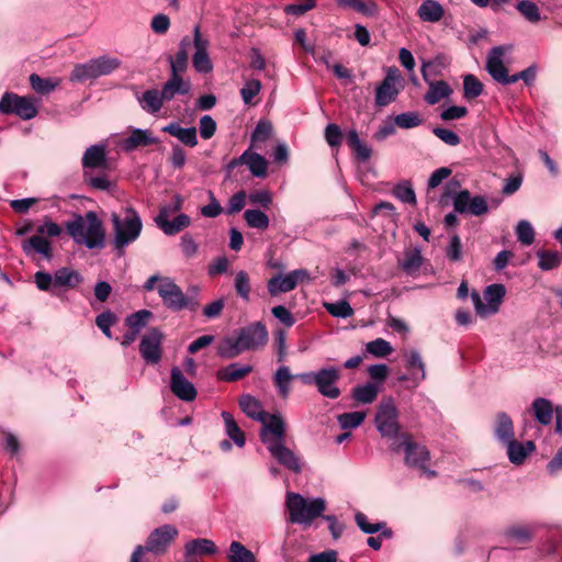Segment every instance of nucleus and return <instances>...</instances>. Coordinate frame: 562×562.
Returning <instances> with one entry per match:
<instances>
[{"label":"nucleus","instance_id":"obj_1","mask_svg":"<svg viewBox=\"0 0 562 562\" xmlns=\"http://www.w3.org/2000/svg\"><path fill=\"white\" fill-rule=\"evenodd\" d=\"M262 424L260 439L267 447L270 454L284 468L293 471H301L299 457L285 446V425L280 415L268 414Z\"/></svg>","mask_w":562,"mask_h":562},{"label":"nucleus","instance_id":"obj_2","mask_svg":"<svg viewBox=\"0 0 562 562\" xmlns=\"http://www.w3.org/2000/svg\"><path fill=\"white\" fill-rule=\"evenodd\" d=\"M268 330L261 322L251 323L225 337L217 347V353L225 359H233L245 351L257 350L268 342Z\"/></svg>","mask_w":562,"mask_h":562},{"label":"nucleus","instance_id":"obj_3","mask_svg":"<svg viewBox=\"0 0 562 562\" xmlns=\"http://www.w3.org/2000/svg\"><path fill=\"white\" fill-rule=\"evenodd\" d=\"M66 229L76 244L85 245L89 249L104 246V229L101 221L93 211L85 215L76 214L66 223Z\"/></svg>","mask_w":562,"mask_h":562},{"label":"nucleus","instance_id":"obj_4","mask_svg":"<svg viewBox=\"0 0 562 562\" xmlns=\"http://www.w3.org/2000/svg\"><path fill=\"white\" fill-rule=\"evenodd\" d=\"M111 220L114 231V246L122 251L139 237L143 228L140 216L135 209L128 206L123 207L120 213L113 212Z\"/></svg>","mask_w":562,"mask_h":562},{"label":"nucleus","instance_id":"obj_5","mask_svg":"<svg viewBox=\"0 0 562 562\" xmlns=\"http://www.w3.org/2000/svg\"><path fill=\"white\" fill-rule=\"evenodd\" d=\"M392 449L394 451H400L401 449L404 450L405 463L409 468L418 469L428 477L436 476V472L428 469V462L430 461L429 450L426 446L414 441L411 434L401 432L398 436V442H394Z\"/></svg>","mask_w":562,"mask_h":562},{"label":"nucleus","instance_id":"obj_6","mask_svg":"<svg viewBox=\"0 0 562 562\" xmlns=\"http://www.w3.org/2000/svg\"><path fill=\"white\" fill-rule=\"evenodd\" d=\"M34 282L38 290L56 293V289L66 288L74 289L82 282L79 272L63 267L55 271L54 276L45 271H37L34 274Z\"/></svg>","mask_w":562,"mask_h":562},{"label":"nucleus","instance_id":"obj_7","mask_svg":"<svg viewBox=\"0 0 562 562\" xmlns=\"http://www.w3.org/2000/svg\"><path fill=\"white\" fill-rule=\"evenodd\" d=\"M285 507L292 524L311 526L316 519V499L305 498L295 492H288Z\"/></svg>","mask_w":562,"mask_h":562},{"label":"nucleus","instance_id":"obj_8","mask_svg":"<svg viewBox=\"0 0 562 562\" xmlns=\"http://www.w3.org/2000/svg\"><path fill=\"white\" fill-rule=\"evenodd\" d=\"M445 66L443 58L437 57L434 60L424 61L422 65V76L424 80L428 83L429 89L426 92L424 99L425 101L434 105L441 101L442 99H447L452 94V89L448 85V82L443 80L431 81L429 80V75H438L437 67Z\"/></svg>","mask_w":562,"mask_h":562},{"label":"nucleus","instance_id":"obj_9","mask_svg":"<svg viewBox=\"0 0 562 562\" xmlns=\"http://www.w3.org/2000/svg\"><path fill=\"white\" fill-rule=\"evenodd\" d=\"M405 80L396 67H389L386 76L375 89L374 102L379 108H384L394 102L404 89Z\"/></svg>","mask_w":562,"mask_h":562},{"label":"nucleus","instance_id":"obj_10","mask_svg":"<svg viewBox=\"0 0 562 562\" xmlns=\"http://www.w3.org/2000/svg\"><path fill=\"white\" fill-rule=\"evenodd\" d=\"M505 293L506 290L503 284L494 283L487 285L483 292L484 300L486 301L485 304L483 303V300L479 292L473 291L471 293V299L476 314L481 317H486L488 315L497 313L505 296Z\"/></svg>","mask_w":562,"mask_h":562},{"label":"nucleus","instance_id":"obj_11","mask_svg":"<svg viewBox=\"0 0 562 562\" xmlns=\"http://www.w3.org/2000/svg\"><path fill=\"white\" fill-rule=\"evenodd\" d=\"M0 113L15 114L22 120H31L36 116L37 109L32 98L5 92L0 100Z\"/></svg>","mask_w":562,"mask_h":562},{"label":"nucleus","instance_id":"obj_12","mask_svg":"<svg viewBox=\"0 0 562 562\" xmlns=\"http://www.w3.org/2000/svg\"><path fill=\"white\" fill-rule=\"evenodd\" d=\"M397 409L391 398L382 401L376 409L375 425L383 437H395L398 442L400 425L397 422Z\"/></svg>","mask_w":562,"mask_h":562},{"label":"nucleus","instance_id":"obj_13","mask_svg":"<svg viewBox=\"0 0 562 562\" xmlns=\"http://www.w3.org/2000/svg\"><path fill=\"white\" fill-rule=\"evenodd\" d=\"M157 292L168 310L173 312L186 310V305H188L187 295L170 277L161 279V284L157 285Z\"/></svg>","mask_w":562,"mask_h":562},{"label":"nucleus","instance_id":"obj_14","mask_svg":"<svg viewBox=\"0 0 562 562\" xmlns=\"http://www.w3.org/2000/svg\"><path fill=\"white\" fill-rule=\"evenodd\" d=\"M178 533V529L172 525H164L156 528L146 540V551L156 555L164 554L177 538Z\"/></svg>","mask_w":562,"mask_h":562},{"label":"nucleus","instance_id":"obj_15","mask_svg":"<svg viewBox=\"0 0 562 562\" xmlns=\"http://www.w3.org/2000/svg\"><path fill=\"white\" fill-rule=\"evenodd\" d=\"M307 278L308 273L304 269H296L286 274L279 273L268 281L267 289L270 295L276 296L294 290Z\"/></svg>","mask_w":562,"mask_h":562},{"label":"nucleus","instance_id":"obj_16","mask_svg":"<svg viewBox=\"0 0 562 562\" xmlns=\"http://www.w3.org/2000/svg\"><path fill=\"white\" fill-rule=\"evenodd\" d=\"M162 338V333L156 327L150 328L142 337L139 352L147 363L156 364L160 361Z\"/></svg>","mask_w":562,"mask_h":562},{"label":"nucleus","instance_id":"obj_17","mask_svg":"<svg viewBox=\"0 0 562 562\" xmlns=\"http://www.w3.org/2000/svg\"><path fill=\"white\" fill-rule=\"evenodd\" d=\"M453 206L456 212L461 214L480 216L488 212L486 199L482 195L471 196L468 190H462L454 196Z\"/></svg>","mask_w":562,"mask_h":562},{"label":"nucleus","instance_id":"obj_18","mask_svg":"<svg viewBox=\"0 0 562 562\" xmlns=\"http://www.w3.org/2000/svg\"><path fill=\"white\" fill-rule=\"evenodd\" d=\"M191 41L195 49L192 56V64L194 69L200 74L211 72L213 65L207 53L209 41L202 36L200 26L196 25L194 27L193 40Z\"/></svg>","mask_w":562,"mask_h":562},{"label":"nucleus","instance_id":"obj_19","mask_svg":"<svg viewBox=\"0 0 562 562\" xmlns=\"http://www.w3.org/2000/svg\"><path fill=\"white\" fill-rule=\"evenodd\" d=\"M504 46H496L491 49L486 59V70L494 80L503 85H510V76L503 64V56L505 55Z\"/></svg>","mask_w":562,"mask_h":562},{"label":"nucleus","instance_id":"obj_20","mask_svg":"<svg viewBox=\"0 0 562 562\" xmlns=\"http://www.w3.org/2000/svg\"><path fill=\"white\" fill-rule=\"evenodd\" d=\"M170 390L180 400L191 402L196 397L194 385L175 367L171 369Z\"/></svg>","mask_w":562,"mask_h":562},{"label":"nucleus","instance_id":"obj_21","mask_svg":"<svg viewBox=\"0 0 562 562\" xmlns=\"http://www.w3.org/2000/svg\"><path fill=\"white\" fill-rule=\"evenodd\" d=\"M339 379V370L335 367L318 370V393L333 400L339 397L340 390L336 385Z\"/></svg>","mask_w":562,"mask_h":562},{"label":"nucleus","instance_id":"obj_22","mask_svg":"<svg viewBox=\"0 0 562 562\" xmlns=\"http://www.w3.org/2000/svg\"><path fill=\"white\" fill-rule=\"evenodd\" d=\"M191 91V82L182 76L170 74L168 80L160 90L165 101H171L177 94H188Z\"/></svg>","mask_w":562,"mask_h":562},{"label":"nucleus","instance_id":"obj_23","mask_svg":"<svg viewBox=\"0 0 562 562\" xmlns=\"http://www.w3.org/2000/svg\"><path fill=\"white\" fill-rule=\"evenodd\" d=\"M192 41L189 36H184L179 45V49L173 57H169L170 74L182 76L188 68L189 49L191 48Z\"/></svg>","mask_w":562,"mask_h":562},{"label":"nucleus","instance_id":"obj_24","mask_svg":"<svg viewBox=\"0 0 562 562\" xmlns=\"http://www.w3.org/2000/svg\"><path fill=\"white\" fill-rule=\"evenodd\" d=\"M22 249L27 256L40 254L47 260H50L53 257L50 241L41 236L38 233L37 235H33L30 238L23 240Z\"/></svg>","mask_w":562,"mask_h":562},{"label":"nucleus","instance_id":"obj_25","mask_svg":"<svg viewBox=\"0 0 562 562\" xmlns=\"http://www.w3.org/2000/svg\"><path fill=\"white\" fill-rule=\"evenodd\" d=\"M136 100L140 109L149 114L158 113L164 106V97L157 89H148L143 93L136 94Z\"/></svg>","mask_w":562,"mask_h":562},{"label":"nucleus","instance_id":"obj_26","mask_svg":"<svg viewBox=\"0 0 562 562\" xmlns=\"http://www.w3.org/2000/svg\"><path fill=\"white\" fill-rule=\"evenodd\" d=\"M157 139L151 136L149 131L135 128L131 135L121 140L120 146L124 151H133L140 146L155 144Z\"/></svg>","mask_w":562,"mask_h":562},{"label":"nucleus","instance_id":"obj_27","mask_svg":"<svg viewBox=\"0 0 562 562\" xmlns=\"http://www.w3.org/2000/svg\"><path fill=\"white\" fill-rule=\"evenodd\" d=\"M535 530L528 525H514L503 531L506 543L520 546L531 541Z\"/></svg>","mask_w":562,"mask_h":562},{"label":"nucleus","instance_id":"obj_28","mask_svg":"<svg viewBox=\"0 0 562 562\" xmlns=\"http://www.w3.org/2000/svg\"><path fill=\"white\" fill-rule=\"evenodd\" d=\"M424 258L422 250L417 247H408L403 252V258L398 260V267L407 274H416L422 265Z\"/></svg>","mask_w":562,"mask_h":562},{"label":"nucleus","instance_id":"obj_29","mask_svg":"<svg viewBox=\"0 0 562 562\" xmlns=\"http://www.w3.org/2000/svg\"><path fill=\"white\" fill-rule=\"evenodd\" d=\"M162 132L178 138L183 145L195 147L198 145V136L195 127H181L178 123L172 122L162 127Z\"/></svg>","mask_w":562,"mask_h":562},{"label":"nucleus","instance_id":"obj_30","mask_svg":"<svg viewBox=\"0 0 562 562\" xmlns=\"http://www.w3.org/2000/svg\"><path fill=\"white\" fill-rule=\"evenodd\" d=\"M254 367L251 364H239L238 362L231 363L216 372V376L221 381L235 382L244 379L251 373Z\"/></svg>","mask_w":562,"mask_h":562},{"label":"nucleus","instance_id":"obj_31","mask_svg":"<svg viewBox=\"0 0 562 562\" xmlns=\"http://www.w3.org/2000/svg\"><path fill=\"white\" fill-rule=\"evenodd\" d=\"M417 15L424 22L437 23L443 18L445 9L436 0H424L417 10Z\"/></svg>","mask_w":562,"mask_h":562},{"label":"nucleus","instance_id":"obj_32","mask_svg":"<svg viewBox=\"0 0 562 562\" xmlns=\"http://www.w3.org/2000/svg\"><path fill=\"white\" fill-rule=\"evenodd\" d=\"M495 436L504 445L515 439L514 424L512 418L504 412L496 415Z\"/></svg>","mask_w":562,"mask_h":562},{"label":"nucleus","instance_id":"obj_33","mask_svg":"<svg viewBox=\"0 0 562 562\" xmlns=\"http://www.w3.org/2000/svg\"><path fill=\"white\" fill-rule=\"evenodd\" d=\"M106 165V153L103 145H93L87 148L82 157L85 168H100Z\"/></svg>","mask_w":562,"mask_h":562},{"label":"nucleus","instance_id":"obj_34","mask_svg":"<svg viewBox=\"0 0 562 562\" xmlns=\"http://www.w3.org/2000/svg\"><path fill=\"white\" fill-rule=\"evenodd\" d=\"M216 546L212 540L205 538L193 539L186 543L184 551L191 557L212 555L216 553Z\"/></svg>","mask_w":562,"mask_h":562},{"label":"nucleus","instance_id":"obj_35","mask_svg":"<svg viewBox=\"0 0 562 562\" xmlns=\"http://www.w3.org/2000/svg\"><path fill=\"white\" fill-rule=\"evenodd\" d=\"M379 392L380 386L378 384L368 382L353 387L351 396L357 403L371 404L376 400Z\"/></svg>","mask_w":562,"mask_h":562},{"label":"nucleus","instance_id":"obj_36","mask_svg":"<svg viewBox=\"0 0 562 562\" xmlns=\"http://www.w3.org/2000/svg\"><path fill=\"white\" fill-rule=\"evenodd\" d=\"M532 411L535 418L541 424V425H549L552 422L553 417V405L552 403L544 398V397H538L532 402Z\"/></svg>","mask_w":562,"mask_h":562},{"label":"nucleus","instance_id":"obj_37","mask_svg":"<svg viewBox=\"0 0 562 562\" xmlns=\"http://www.w3.org/2000/svg\"><path fill=\"white\" fill-rule=\"evenodd\" d=\"M294 380V374L290 372L289 367L281 366L273 375V382L279 396L288 398L290 395V383Z\"/></svg>","mask_w":562,"mask_h":562},{"label":"nucleus","instance_id":"obj_38","mask_svg":"<svg viewBox=\"0 0 562 562\" xmlns=\"http://www.w3.org/2000/svg\"><path fill=\"white\" fill-rule=\"evenodd\" d=\"M336 3L342 8H350L367 16H375L379 13V7L373 0H336Z\"/></svg>","mask_w":562,"mask_h":562},{"label":"nucleus","instance_id":"obj_39","mask_svg":"<svg viewBox=\"0 0 562 562\" xmlns=\"http://www.w3.org/2000/svg\"><path fill=\"white\" fill-rule=\"evenodd\" d=\"M239 406L241 411L256 420H262L267 417V413L262 409L261 404L254 396L246 394L240 396Z\"/></svg>","mask_w":562,"mask_h":562},{"label":"nucleus","instance_id":"obj_40","mask_svg":"<svg viewBox=\"0 0 562 562\" xmlns=\"http://www.w3.org/2000/svg\"><path fill=\"white\" fill-rule=\"evenodd\" d=\"M507 447V454L510 462L515 464H520L526 459L529 451L535 449V445L532 441L526 442V445L517 442L515 439L510 442L505 443Z\"/></svg>","mask_w":562,"mask_h":562},{"label":"nucleus","instance_id":"obj_41","mask_svg":"<svg viewBox=\"0 0 562 562\" xmlns=\"http://www.w3.org/2000/svg\"><path fill=\"white\" fill-rule=\"evenodd\" d=\"M355 520H356L358 527L364 533L372 535V533L382 531V536L387 539H390L393 536L392 530L386 528L385 522L370 524L368 521V517L363 513H357L355 516Z\"/></svg>","mask_w":562,"mask_h":562},{"label":"nucleus","instance_id":"obj_42","mask_svg":"<svg viewBox=\"0 0 562 562\" xmlns=\"http://www.w3.org/2000/svg\"><path fill=\"white\" fill-rule=\"evenodd\" d=\"M347 145L355 151L359 160L366 161L371 156V149L363 143L356 130H350L346 135Z\"/></svg>","mask_w":562,"mask_h":562},{"label":"nucleus","instance_id":"obj_43","mask_svg":"<svg viewBox=\"0 0 562 562\" xmlns=\"http://www.w3.org/2000/svg\"><path fill=\"white\" fill-rule=\"evenodd\" d=\"M92 63L97 78L112 74L121 65V60L119 58L110 56L93 58Z\"/></svg>","mask_w":562,"mask_h":562},{"label":"nucleus","instance_id":"obj_44","mask_svg":"<svg viewBox=\"0 0 562 562\" xmlns=\"http://www.w3.org/2000/svg\"><path fill=\"white\" fill-rule=\"evenodd\" d=\"M191 223L190 217L187 214H179L172 221L164 220L161 223L157 225L162 229L166 235H175L186 227H188Z\"/></svg>","mask_w":562,"mask_h":562},{"label":"nucleus","instance_id":"obj_45","mask_svg":"<svg viewBox=\"0 0 562 562\" xmlns=\"http://www.w3.org/2000/svg\"><path fill=\"white\" fill-rule=\"evenodd\" d=\"M234 288L237 295L244 301H250L251 283L247 271H237L234 279Z\"/></svg>","mask_w":562,"mask_h":562},{"label":"nucleus","instance_id":"obj_46","mask_svg":"<svg viewBox=\"0 0 562 562\" xmlns=\"http://www.w3.org/2000/svg\"><path fill=\"white\" fill-rule=\"evenodd\" d=\"M222 417L225 423L227 436L236 443V446L243 447L245 445V436L236 424L233 415L224 411L222 413Z\"/></svg>","mask_w":562,"mask_h":562},{"label":"nucleus","instance_id":"obj_47","mask_svg":"<svg viewBox=\"0 0 562 562\" xmlns=\"http://www.w3.org/2000/svg\"><path fill=\"white\" fill-rule=\"evenodd\" d=\"M60 80L56 78H42L36 74L30 76V85L32 89L41 94H48L54 91Z\"/></svg>","mask_w":562,"mask_h":562},{"label":"nucleus","instance_id":"obj_48","mask_svg":"<svg viewBox=\"0 0 562 562\" xmlns=\"http://www.w3.org/2000/svg\"><path fill=\"white\" fill-rule=\"evenodd\" d=\"M95 71L92 59L85 64H78L74 67L70 74V81L72 82H85L87 80L95 79Z\"/></svg>","mask_w":562,"mask_h":562},{"label":"nucleus","instance_id":"obj_49","mask_svg":"<svg viewBox=\"0 0 562 562\" xmlns=\"http://www.w3.org/2000/svg\"><path fill=\"white\" fill-rule=\"evenodd\" d=\"M229 562H255V554L248 550L243 543L233 541L229 546Z\"/></svg>","mask_w":562,"mask_h":562},{"label":"nucleus","instance_id":"obj_50","mask_svg":"<svg viewBox=\"0 0 562 562\" xmlns=\"http://www.w3.org/2000/svg\"><path fill=\"white\" fill-rule=\"evenodd\" d=\"M539 268L543 271L558 268L562 263V255L558 251L539 250Z\"/></svg>","mask_w":562,"mask_h":562},{"label":"nucleus","instance_id":"obj_51","mask_svg":"<svg viewBox=\"0 0 562 562\" xmlns=\"http://www.w3.org/2000/svg\"><path fill=\"white\" fill-rule=\"evenodd\" d=\"M244 218L251 228L266 229L269 227V216L260 210H247L244 213Z\"/></svg>","mask_w":562,"mask_h":562},{"label":"nucleus","instance_id":"obj_52","mask_svg":"<svg viewBox=\"0 0 562 562\" xmlns=\"http://www.w3.org/2000/svg\"><path fill=\"white\" fill-rule=\"evenodd\" d=\"M245 165L248 166L250 172L255 177L262 178L267 175V160L265 159V157L257 153H251L249 149Z\"/></svg>","mask_w":562,"mask_h":562},{"label":"nucleus","instance_id":"obj_53","mask_svg":"<svg viewBox=\"0 0 562 562\" xmlns=\"http://www.w3.org/2000/svg\"><path fill=\"white\" fill-rule=\"evenodd\" d=\"M323 306L334 317L347 318L353 315V308L345 300L335 303L323 302Z\"/></svg>","mask_w":562,"mask_h":562},{"label":"nucleus","instance_id":"obj_54","mask_svg":"<svg viewBox=\"0 0 562 562\" xmlns=\"http://www.w3.org/2000/svg\"><path fill=\"white\" fill-rule=\"evenodd\" d=\"M366 412H351L338 415L337 419L340 427L345 430L359 427L366 419Z\"/></svg>","mask_w":562,"mask_h":562},{"label":"nucleus","instance_id":"obj_55","mask_svg":"<svg viewBox=\"0 0 562 562\" xmlns=\"http://www.w3.org/2000/svg\"><path fill=\"white\" fill-rule=\"evenodd\" d=\"M516 8L519 13L531 23H538L541 20L539 7L532 1H519Z\"/></svg>","mask_w":562,"mask_h":562},{"label":"nucleus","instance_id":"obj_56","mask_svg":"<svg viewBox=\"0 0 562 562\" xmlns=\"http://www.w3.org/2000/svg\"><path fill=\"white\" fill-rule=\"evenodd\" d=\"M273 132L272 124L269 121H259L251 134V144L257 146L259 143L268 140Z\"/></svg>","mask_w":562,"mask_h":562},{"label":"nucleus","instance_id":"obj_57","mask_svg":"<svg viewBox=\"0 0 562 562\" xmlns=\"http://www.w3.org/2000/svg\"><path fill=\"white\" fill-rule=\"evenodd\" d=\"M483 91V85L474 75H465L463 78V95L467 99H475Z\"/></svg>","mask_w":562,"mask_h":562},{"label":"nucleus","instance_id":"obj_58","mask_svg":"<svg viewBox=\"0 0 562 562\" xmlns=\"http://www.w3.org/2000/svg\"><path fill=\"white\" fill-rule=\"evenodd\" d=\"M153 316V313L148 310H140L136 313L128 315L125 319V324L131 328L139 333V330L146 326L148 319Z\"/></svg>","mask_w":562,"mask_h":562},{"label":"nucleus","instance_id":"obj_59","mask_svg":"<svg viewBox=\"0 0 562 562\" xmlns=\"http://www.w3.org/2000/svg\"><path fill=\"white\" fill-rule=\"evenodd\" d=\"M392 192L400 201L412 205L416 204V195L408 181L396 184Z\"/></svg>","mask_w":562,"mask_h":562},{"label":"nucleus","instance_id":"obj_60","mask_svg":"<svg viewBox=\"0 0 562 562\" xmlns=\"http://www.w3.org/2000/svg\"><path fill=\"white\" fill-rule=\"evenodd\" d=\"M366 349L369 353L378 358L386 357L393 351L391 344L383 338H376L368 342Z\"/></svg>","mask_w":562,"mask_h":562},{"label":"nucleus","instance_id":"obj_61","mask_svg":"<svg viewBox=\"0 0 562 562\" xmlns=\"http://www.w3.org/2000/svg\"><path fill=\"white\" fill-rule=\"evenodd\" d=\"M116 323V316L111 311H105L95 317V325L108 337H112L111 327Z\"/></svg>","mask_w":562,"mask_h":562},{"label":"nucleus","instance_id":"obj_62","mask_svg":"<svg viewBox=\"0 0 562 562\" xmlns=\"http://www.w3.org/2000/svg\"><path fill=\"white\" fill-rule=\"evenodd\" d=\"M517 239L522 245H531L535 240V231L528 221H520L516 227Z\"/></svg>","mask_w":562,"mask_h":562},{"label":"nucleus","instance_id":"obj_63","mask_svg":"<svg viewBox=\"0 0 562 562\" xmlns=\"http://www.w3.org/2000/svg\"><path fill=\"white\" fill-rule=\"evenodd\" d=\"M182 202L183 200L180 195H175L169 204L164 205L160 209L159 214L156 217V224L161 223L164 220H169L172 213L180 211L182 207Z\"/></svg>","mask_w":562,"mask_h":562},{"label":"nucleus","instance_id":"obj_64","mask_svg":"<svg viewBox=\"0 0 562 562\" xmlns=\"http://www.w3.org/2000/svg\"><path fill=\"white\" fill-rule=\"evenodd\" d=\"M261 83L257 79L248 80L240 89V94L245 104H251L252 99L259 93Z\"/></svg>","mask_w":562,"mask_h":562}]
</instances>
